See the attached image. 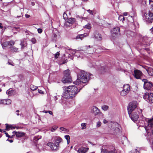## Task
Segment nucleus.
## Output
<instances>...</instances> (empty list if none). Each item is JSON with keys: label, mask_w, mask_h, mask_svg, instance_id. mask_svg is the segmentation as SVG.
Listing matches in <instances>:
<instances>
[{"label": "nucleus", "mask_w": 153, "mask_h": 153, "mask_svg": "<svg viewBox=\"0 0 153 153\" xmlns=\"http://www.w3.org/2000/svg\"><path fill=\"white\" fill-rule=\"evenodd\" d=\"M82 88L79 91L77 87L75 85L69 86L67 87L64 90L63 97L65 99H69L75 97Z\"/></svg>", "instance_id": "nucleus-1"}, {"label": "nucleus", "mask_w": 153, "mask_h": 153, "mask_svg": "<svg viewBox=\"0 0 153 153\" xmlns=\"http://www.w3.org/2000/svg\"><path fill=\"white\" fill-rule=\"evenodd\" d=\"M92 74L89 73H85L83 71H81L77 75V79L74 82V83L76 85L80 84L81 83H85L90 79Z\"/></svg>", "instance_id": "nucleus-2"}, {"label": "nucleus", "mask_w": 153, "mask_h": 153, "mask_svg": "<svg viewBox=\"0 0 153 153\" xmlns=\"http://www.w3.org/2000/svg\"><path fill=\"white\" fill-rule=\"evenodd\" d=\"M64 76L62 79V82L65 83L71 82L72 80L70 75V71L69 69L66 70L64 72Z\"/></svg>", "instance_id": "nucleus-3"}, {"label": "nucleus", "mask_w": 153, "mask_h": 153, "mask_svg": "<svg viewBox=\"0 0 153 153\" xmlns=\"http://www.w3.org/2000/svg\"><path fill=\"white\" fill-rule=\"evenodd\" d=\"M142 81L144 82L143 87L144 89L151 91H153V83L149 82L146 79H143Z\"/></svg>", "instance_id": "nucleus-4"}, {"label": "nucleus", "mask_w": 153, "mask_h": 153, "mask_svg": "<svg viewBox=\"0 0 153 153\" xmlns=\"http://www.w3.org/2000/svg\"><path fill=\"white\" fill-rule=\"evenodd\" d=\"M143 19L147 23H152L153 21V13L149 11L148 13H145Z\"/></svg>", "instance_id": "nucleus-5"}, {"label": "nucleus", "mask_w": 153, "mask_h": 153, "mask_svg": "<svg viewBox=\"0 0 153 153\" xmlns=\"http://www.w3.org/2000/svg\"><path fill=\"white\" fill-rule=\"evenodd\" d=\"M137 103L136 101H133L129 103L127 108L128 114H131L135 110L137 106Z\"/></svg>", "instance_id": "nucleus-6"}, {"label": "nucleus", "mask_w": 153, "mask_h": 153, "mask_svg": "<svg viewBox=\"0 0 153 153\" xmlns=\"http://www.w3.org/2000/svg\"><path fill=\"white\" fill-rule=\"evenodd\" d=\"M143 98L146 101L150 104H153V93L149 94L146 93L143 96Z\"/></svg>", "instance_id": "nucleus-7"}, {"label": "nucleus", "mask_w": 153, "mask_h": 153, "mask_svg": "<svg viewBox=\"0 0 153 153\" xmlns=\"http://www.w3.org/2000/svg\"><path fill=\"white\" fill-rule=\"evenodd\" d=\"M130 90V85L125 84L123 86V90L120 92V95L122 96H125L129 93Z\"/></svg>", "instance_id": "nucleus-8"}, {"label": "nucleus", "mask_w": 153, "mask_h": 153, "mask_svg": "<svg viewBox=\"0 0 153 153\" xmlns=\"http://www.w3.org/2000/svg\"><path fill=\"white\" fill-rule=\"evenodd\" d=\"M133 75L136 79H142V76L143 75V74L141 71L135 69L134 71Z\"/></svg>", "instance_id": "nucleus-9"}, {"label": "nucleus", "mask_w": 153, "mask_h": 153, "mask_svg": "<svg viewBox=\"0 0 153 153\" xmlns=\"http://www.w3.org/2000/svg\"><path fill=\"white\" fill-rule=\"evenodd\" d=\"M129 115L131 120L134 122L136 121L139 117L137 113L135 112H132Z\"/></svg>", "instance_id": "nucleus-10"}, {"label": "nucleus", "mask_w": 153, "mask_h": 153, "mask_svg": "<svg viewBox=\"0 0 153 153\" xmlns=\"http://www.w3.org/2000/svg\"><path fill=\"white\" fill-rule=\"evenodd\" d=\"M91 112L94 113L95 115H100L102 113L100 110L96 106H93L91 108Z\"/></svg>", "instance_id": "nucleus-11"}, {"label": "nucleus", "mask_w": 153, "mask_h": 153, "mask_svg": "<svg viewBox=\"0 0 153 153\" xmlns=\"http://www.w3.org/2000/svg\"><path fill=\"white\" fill-rule=\"evenodd\" d=\"M13 134L12 135L11 137H13L14 135H16V136L17 137H23L25 135V133L22 132H16L15 131H13Z\"/></svg>", "instance_id": "nucleus-12"}, {"label": "nucleus", "mask_w": 153, "mask_h": 153, "mask_svg": "<svg viewBox=\"0 0 153 153\" xmlns=\"http://www.w3.org/2000/svg\"><path fill=\"white\" fill-rule=\"evenodd\" d=\"M115 133L117 134L120 135L121 134V127L117 123H115Z\"/></svg>", "instance_id": "nucleus-13"}, {"label": "nucleus", "mask_w": 153, "mask_h": 153, "mask_svg": "<svg viewBox=\"0 0 153 153\" xmlns=\"http://www.w3.org/2000/svg\"><path fill=\"white\" fill-rule=\"evenodd\" d=\"M59 144H46V147H50L52 150H56L58 147Z\"/></svg>", "instance_id": "nucleus-14"}, {"label": "nucleus", "mask_w": 153, "mask_h": 153, "mask_svg": "<svg viewBox=\"0 0 153 153\" xmlns=\"http://www.w3.org/2000/svg\"><path fill=\"white\" fill-rule=\"evenodd\" d=\"M94 36L95 38L98 40H101L102 37L101 34H100L99 32L96 31L94 33Z\"/></svg>", "instance_id": "nucleus-15"}, {"label": "nucleus", "mask_w": 153, "mask_h": 153, "mask_svg": "<svg viewBox=\"0 0 153 153\" xmlns=\"http://www.w3.org/2000/svg\"><path fill=\"white\" fill-rule=\"evenodd\" d=\"M88 148L82 147L79 149L77 152L78 153H85L88 151Z\"/></svg>", "instance_id": "nucleus-16"}, {"label": "nucleus", "mask_w": 153, "mask_h": 153, "mask_svg": "<svg viewBox=\"0 0 153 153\" xmlns=\"http://www.w3.org/2000/svg\"><path fill=\"white\" fill-rule=\"evenodd\" d=\"M115 28H113V29L111 31V35L110 36V39L112 41H114L115 38Z\"/></svg>", "instance_id": "nucleus-17"}, {"label": "nucleus", "mask_w": 153, "mask_h": 153, "mask_svg": "<svg viewBox=\"0 0 153 153\" xmlns=\"http://www.w3.org/2000/svg\"><path fill=\"white\" fill-rule=\"evenodd\" d=\"M120 35V28L118 27H115V37Z\"/></svg>", "instance_id": "nucleus-18"}, {"label": "nucleus", "mask_w": 153, "mask_h": 153, "mask_svg": "<svg viewBox=\"0 0 153 153\" xmlns=\"http://www.w3.org/2000/svg\"><path fill=\"white\" fill-rule=\"evenodd\" d=\"M54 140L57 143H59L62 142V139L59 137H54Z\"/></svg>", "instance_id": "nucleus-19"}, {"label": "nucleus", "mask_w": 153, "mask_h": 153, "mask_svg": "<svg viewBox=\"0 0 153 153\" xmlns=\"http://www.w3.org/2000/svg\"><path fill=\"white\" fill-rule=\"evenodd\" d=\"M101 153H115L114 151H108L106 149H104L102 148L101 149Z\"/></svg>", "instance_id": "nucleus-20"}, {"label": "nucleus", "mask_w": 153, "mask_h": 153, "mask_svg": "<svg viewBox=\"0 0 153 153\" xmlns=\"http://www.w3.org/2000/svg\"><path fill=\"white\" fill-rule=\"evenodd\" d=\"M75 21V19L73 18H70L68 19L67 20L68 22L70 24H72Z\"/></svg>", "instance_id": "nucleus-21"}, {"label": "nucleus", "mask_w": 153, "mask_h": 153, "mask_svg": "<svg viewBox=\"0 0 153 153\" xmlns=\"http://www.w3.org/2000/svg\"><path fill=\"white\" fill-rule=\"evenodd\" d=\"M147 71L150 76H153V69L152 68H150L147 70Z\"/></svg>", "instance_id": "nucleus-22"}, {"label": "nucleus", "mask_w": 153, "mask_h": 153, "mask_svg": "<svg viewBox=\"0 0 153 153\" xmlns=\"http://www.w3.org/2000/svg\"><path fill=\"white\" fill-rule=\"evenodd\" d=\"M1 44L3 48L7 47V46H9L8 42H4L1 43Z\"/></svg>", "instance_id": "nucleus-23"}, {"label": "nucleus", "mask_w": 153, "mask_h": 153, "mask_svg": "<svg viewBox=\"0 0 153 153\" xmlns=\"http://www.w3.org/2000/svg\"><path fill=\"white\" fill-rule=\"evenodd\" d=\"M71 52L73 54H75L76 53H80V54H81V53L82 54V51H76L74 50H71Z\"/></svg>", "instance_id": "nucleus-24"}, {"label": "nucleus", "mask_w": 153, "mask_h": 153, "mask_svg": "<svg viewBox=\"0 0 153 153\" xmlns=\"http://www.w3.org/2000/svg\"><path fill=\"white\" fill-rule=\"evenodd\" d=\"M20 45L21 46V48L23 49L26 46L27 44L26 42L21 41Z\"/></svg>", "instance_id": "nucleus-25"}, {"label": "nucleus", "mask_w": 153, "mask_h": 153, "mask_svg": "<svg viewBox=\"0 0 153 153\" xmlns=\"http://www.w3.org/2000/svg\"><path fill=\"white\" fill-rule=\"evenodd\" d=\"M102 108L103 110L106 111L108 109V106L106 105H103L102 106Z\"/></svg>", "instance_id": "nucleus-26"}, {"label": "nucleus", "mask_w": 153, "mask_h": 153, "mask_svg": "<svg viewBox=\"0 0 153 153\" xmlns=\"http://www.w3.org/2000/svg\"><path fill=\"white\" fill-rule=\"evenodd\" d=\"M30 88L31 89L32 91H34L38 88L37 87L32 85H30Z\"/></svg>", "instance_id": "nucleus-27"}, {"label": "nucleus", "mask_w": 153, "mask_h": 153, "mask_svg": "<svg viewBox=\"0 0 153 153\" xmlns=\"http://www.w3.org/2000/svg\"><path fill=\"white\" fill-rule=\"evenodd\" d=\"M65 139L67 140V143H70V137L69 136L67 135L65 136Z\"/></svg>", "instance_id": "nucleus-28"}, {"label": "nucleus", "mask_w": 153, "mask_h": 153, "mask_svg": "<svg viewBox=\"0 0 153 153\" xmlns=\"http://www.w3.org/2000/svg\"><path fill=\"white\" fill-rule=\"evenodd\" d=\"M7 99L0 100V104H3L7 105Z\"/></svg>", "instance_id": "nucleus-29"}, {"label": "nucleus", "mask_w": 153, "mask_h": 153, "mask_svg": "<svg viewBox=\"0 0 153 153\" xmlns=\"http://www.w3.org/2000/svg\"><path fill=\"white\" fill-rule=\"evenodd\" d=\"M58 127L57 126H54L52 127L51 129V131L52 132H53Z\"/></svg>", "instance_id": "nucleus-30"}, {"label": "nucleus", "mask_w": 153, "mask_h": 153, "mask_svg": "<svg viewBox=\"0 0 153 153\" xmlns=\"http://www.w3.org/2000/svg\"><path fill=\"white\" fill-rule=\"evenodd\" d=\"M6 127L7 129L10 128L11 129H14V127H13L11 125H9L7 124H6Z\"/></svg>", "instance_id": "nucleus-31"}, {"label": "nucleus", "mask_w": 153, "mask_h": 153, "mask_svg": "<svg viewBox=\"0 0 153 153\" xmlns=\"http://www.w3.org/2000/svg\"><path fill=\"white\" fill-rule=\"evenodd\" d=\"M119 20L123 22L124 20V18L123 16L120 15L118 17Z\"/></svg>", "instance_id": "nucleus-32"}, {"label": "nucleus", "mask_w": 153, "mask_h": 153, "mask_svg": "<svg viewBox=\"0 0 153 153\" xmlns=\"http://www.w3.org/2000/svg\"><path fill=\"white\" fill-rule=\"evenodd\" d=\"M84 27L85 28H86L89 30L91 28V26L89 24H88L87 25H85L84 26Z\"/></svg>", "instance_id": "nucleus-33"}, {"label": "nucleus", "mask_w": 153, "mask_h": 153, "mask_svg": "<svg viewBox=\"0 0 153 153\" xmlns=\"http://www.w3.org/2000/svg\"><path fill=\"white\" fill-rule=\"evenodd\" d=\"M86 123H82L81 124V126L82 127V129H85L86 128Z\"/></svg>", "instance_id": "nucleus-34"}, {"label": "nucleus", "mask_w": 153, "mask_h": 153, "mask_svg": "<svg viewBox=\"0 0 153 153\" xmlns=\"http://www.w3.org/2000/svg\"><path fill=\"white\" fill-rule=\"evenodd\" d=\"M8 44H9V46H12L14 45V42L13 41H10L8 42Z\"/></svg>", "instance_id": "nucleus-35"}, {"label": "nucleus", "mask_w": 153, "mask_h": 153, "mask_svg": "<svg viewBox=\"0 0 153 153\" xmlns=\"http://www.w3.org/2000/svg\"><path fill=\"white\" fill-rule=\"evenodd\" d=\"M123 139L124 140H125V141H124L123 142H122L123 143H128V140L127 138L126 137L123 136Z\"/></svg>", "instance_id": "nucleus-36"}, {"label": "nucleus", "mask_w": 153, "mask_h": 153, "mask_svg": "<svg viewBox=\"0 0 153 153\" xmlns=\"http://www.w3.org/2000/svg\"><path fill=\"white\" fill-rule=\"evenodd\" d=\"M131 153H140L137 149H134L131 151Z\"/></svg>", "instance_id": "nucleus-37"}, {"label": "nucleus", "mask_w": 153, "mask_h": 153, "mask_svg": "<svg viewBox=\"0 0 153 153\" xmlns=\"http://www.w3.org/2000/svg\"><path fill=\"white\" fill-rule=\"evenodd\" d=\"M123 15H124V16H127V15H129V16L131 17L132 18H133L134 16L133 15L130 16L129 14H128V13L127 12L124 13H123Z\"/></svg>", "instance_id": "nucleus-38"}, {"label": "nucleus", "mask_w": 153, "mask_h": 153, "mask_svg": "<svg viewBox=\"0 0 153 153\" xmlns=\"http://www.w3.org/2000/svg\"><path fill=\"white\" fill-rule=\"evenodd\" d=\"M83 37V36L82 34L79 35L78 36H77L76 37V39H80L81 40H82V38Z\"/></svg>", "instance_id": "nucleus-39"}, {"label": "nucleus", "mask_w": 153, "mask_h": 153, "mask_svg": "<svg viewBox=\"0 0 153 153\" xmlns=\"http://www.w3.org/2000/svg\"><path fill=\"white\" fill-rule=\"evenodd\" d=\"M96 126L97 127H100L102 123L100 121H98L97 123Z\"/></svg>", "instance_id": "nucleus-40"}, {"label": "nucleus", "mask_w": 153, "mask_h": 153, "mask_svg": "<svg viewBox=\"0 0 153 153\" xmlns=\"http://www.w3.org/2000/svg\"><path fill=\"white\" fill-rule=\"evenodd\" d=\"M137 111L140 115H141L142 114V110L140 109H138Z\"/></svg>", "instance_id": "nucleus-41"}, {"label": "nucleus", "mask_w": 153, "mask_h": 153, "mask_svg": "<svg viewBox=\"0 0 153 153\" xmlns=\"http://www.w3.org/2000/svg\"><path fill=\"white\" fill-rule=\"evenodd\" d=\"M17 50L18 49L14 47H12L11 49L12 51L14 52H16L17 51Z\"/></svg>", "instance_id": "nucleus-42"}, {"label": "nucleus", "mask_w": 153, "mask_h": 153, "mask_svg": "<svg viewBox=\"0 0 153 153\" xmlns=\"http://www.w3.org/2000/svg\"><path fill=\"white\" fill-rule=\"evenodd\" d=\"M31 42H32V43L33 44H35L36 42V39L34 38H33L31 40Z\"/></svg>", "instance_id": "nucleus-43"}, {"label": "nucleus", "mask_w": 153, "mask_h": 153, "mask_svg": "<svg viewBox=\"0 0 153 153\" xmlns=\"http://www.w3.org/2000/svg\"><path fill=\"white\" fill-rule=\"evenodd\" d=\"M89 66L91 67H93L94 68H95L96 66V63L93 62L92 65L89 64Z\"/></svg>", "instance_id": "nucleus-44"}, {"label": "nucleus", "mask_w": 153, "mask_h": 153, "mask_svg": "<svg viewBox=\"0 0 153 153\" xmlns=\"http://www.w3.org/2000/svg\"><path fill=\"white\" fill-rule=\"evenodd\" d=\"M7 105L10 104L11 102V100L9 99H7Z\"/></svg>", "instance_id": "nucleus-45"}, {"label": "nucleus", "mask_w": 153, "mask_h": 153, "mask_svg": "<svg viewBox=\"0 0 153 153\" xmlns=\"http://www.w3.org/2000/svg\"><path fill=\"white\" fill-rule=\"evenodd\" d=\"M6 93L9 95H11L12 94V91H11L7 90V91Z\"/></svg>", "instance_id": "nucleus-46"}, {"label": "nucleus", "mask_w": 153, "mask_h": 153, "mask_svg": "<svg viewBox=\"0 0 153 153\" xmlns=\"http://www.w3.org/2000/svg\"><path fill=\"white\" fill-rule=\"evenodd\" d=\"M60 129L62 131H63L64 132H65L67 131V129L64 127H60Z\"/></svg>", "instance_id": "nucleus-47"}, {"label": "nucleus", "mask_w": 153, "mask_h": 153, "mask_svg": "<svg viewBox=\"0 0 153 153\" xmlns=\"http://www.w3.org/2000/svg\"><path fill=\"white\" fill-rule=\"evenodd\" d=\"M59 55V52H57L55 54V57L56 59H57L58 58V56Z\"/></svg>", "instance_id": "nucleus-48"}, {"label": "nucleus", "mask_w": 153, "mask_h": 153, "mask_svg": "<svg viewBox=\"0 0 153 153\" xmlns=\"http://www.w3.org/2000/svg\"><path fill=\"white\" fill-rule=\"evenodd\" d=\"M63 17L64 19L65 20L67 19V16L66 14L64 13L63 14Z\"/></svg>", "instance_id": "nucleus-49"}, {"label": "nucleus", "mask_w": 153, "mask_h": 153, "mask_svg": "<svg viewBox=\"0 0 153 153\" xmlns=\"http://www.w3.org/2000/svg\"><path fill=\"white\" fill-rule=\"evenodd\" d=\"M87 11L91 15H93V12L92 10H87Z\"/></svg>", "instance_id": "nucleus-50"}, {"label": "nucleus", "mask_w": 153, "mask_h": 153, "mask_svg": "<svg viewBox=\"0 0 153 153\" xmlns=\"http://www.w3.org/2000/svg\"><path fill=\"white\" fill-rule=\"evenodd\" d=\"M37 31L39 33H42V30L41 28H39L37 29Z\"/></svg>", "instance_id": "nucleus-51"}, {"label": "nucleus", "mask_w": 153, "mask_h": 153, "mask_svg": "<svg viewBox=\"0 0 153 153\" xmlns=\"http://www.w3.org/2000/svg\"><path fill=\"white\" fill-rule=\"evenodd\" d=\"M38 92L39 93H40V94H43V91H42L41 90L39 89L38 90Z\"/></svg>", "instance_id": "nucleus-52"}, {"label": "nucleus", "mask_w": 153, "mask_h": 153, "mask_svg": "<svg viewBox=\"0 0 153 153\" xmlns=\"http://www.w3.org/2000/svg\"><path fill=\"white\" fill-rule=\"evenodd\" d=\"M82 35L83 36V37H86L87 36H88V34L87 33H84V34H82Z\"/></svg>", "instance_id": "nucleus-53"}, {"label": "nucleus", "mask_w": 153, "mask_h": 153, "mask_svg": "<svg viewBox=\"0 0 153 153\" xmlns=\"http://www.w3.org/2000/svg\"><path fill=\"white\" fill-rule=\"evenodd\" d=\"M19 110H16V114L17 116H19Z\"/></svg>", "instance_id": "nucleus-54"}, {"label": "nucleus", "mask_w": 153, "mask_h": 153, "mask_svg": "<svg viewBox=\"0 0 153 153\" xmlns=\"http://www.w3.org/2000/svg\"><path fill=\"white\" fill-rule=\"evenodd\" d=\"M103 123L104 124L107 123H108V121L105 119H104L103 120Z\"/></svg>", "instance_id": "nucleus-55"}, {"label": "nucleus", "mask_w": 153, "mask_h": 153, "mask_svg": "<svg viewBox=\"0 0 153 153\" xmlns=\"http://www.w3.org/2000/svg\"><path fill=\"white\" fill-rule=\"evenodd\" d=\"M150 30L152 33L153 34V27L150 29Z\"/></svg>", "instance_id": "nucleus-56"}, {"label": "nucleus", "mask_w": 153, "mask_h": 153, "mask_svg": "<svg viewBox=\"0 0 153 153\" xmlns=\"http://www.w3.org/2000/svg\"><path fill=\"white\" fill-rule=\"evenodd\" d=\"M111 0V3L113 5H114V4L115 0Z\"/></svg>", "instance_id": "nucleus-57"}, {"label": "nucleus", "mask_w": 153, "mask_h": 153, "mask_svg": "<svg viewBox=\"0 0 153 153\" xmlns=\"http://www.w3.org/2000/svg\"><path fill=\"white\" fill-rule=\"evenodd\" d=\"M25 16L26 18H28L30 17V16L28 14H26Z\"/></svg>", "instance_id": "nucleus-58"}, {"label": "nucleus", "mask_w": 153, "mask_h": 153, "mask_svg": "<svg viewBox=\"0 0 153 153\" xmlns=\"http://www.w3.org/2000/svg\"><path fill=\"white\" fill-rule=\"evenodd\" d=\"M48 112L50 114L53 115V113L51 111H48Z\"/></svg>", "instance_id": "nucleus-59"}, {"label": "nucleus", "mask_w": 153, "mask_h": 153, "mask_svg": "<svg viewBox=\"0 0 153 153\" xmlns=\"http://www.w3.org/2000/svg\"><path fill=\"white\" fill-rule=\"evenodd\" d=\"M6 134V136H7V137H10V136L8 134V133H5Z\"/></svg>", "instance_id": "nucleus-60"}, {"label": "nucleus", "mask_w": 153, "mask_h": 153, "mask_svg": "<svg viewBox=\"0 0 153 153\" xmlns=\"http://www.w3.org/2000/svg\"><path fill=\"white\" fill-rule=\"evenodd\" d=\"M145 49L147 51H149V48H145Z\"/></svg>", "instance_id": "nucleus-61"}, {"label": "nucleus", "mask_w": 153, "mask_h": 153, "mask_svg": "<svg viewBox=\"0 0 153 153\" xmlns=\"http://www.w3.org/2000/svg\"><path fill=\"white\" fill-rule=\"evenodd\" d=\"M43 112L45 113H47L48 112V111H43Z\"/></svg>", "instance_id": "nucleus-62"}, {"label": "nucleus", "mask_w": 153, "mask_h": 153, "mask_svg": "<svg viewBox=\"0 0 153 153\" xmlns=\"http://www.w3.org/2000/svg\"><path fill=\"white\" fill-rule=\"evenodd\" d=\"M31 4L33 6H34L35 5V3L34 2H31Z\"/></svg>", "instance_id": "nucleus-63"}, {"label": "nucleus", "mask_w": 153, "mask_h": 153, "mask_svg": "<svg viewBox=\"0 0 153 153\" xmlns=\"http://www.w3.org/2000/svg\"><path fill=\"white\" fill-rule=\"evenodd\" d=\"M1 25H0V28L1 29L3 28V27Z\"/></svg>", "instance_id": "nucleus-64"}]
</instances>
